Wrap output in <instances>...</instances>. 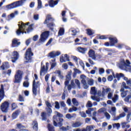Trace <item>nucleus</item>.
I'll return each mask as SVG.
<instances>
[{"mask_svg": "<svg viewBox=\"0 0 131 131\" xmlns=\"http://www.w3.org/2000/svg\"><path fill=\"white\" fill-rule=\"evenodd\" d=\"M18 14L19 12L18 11H15L14 13H12L8 15V18H9V19H13V18H15V16H17V15Z\"/></svg>", "mask_w": 131, "mask_h": 131, "instance_id": "c85d7f7f", "label": "nucleus"}, {"mask_svg": "<svg viewBox=\"0 0 131 131\" xmlns=\"http://www.w3.org/2000/svg\"><path fill=\"white\" fill-rule=\"evenodd\" d=\"M67 61H68V62H69L70 60H69V56H68V55L67 54H64V56H61L60 58V61L61 62V63H64L65 62H66Z\"/></svg>", "mask_w": 131, "mask_h": 131, "instance_id": "a211bd4d", "label": "nucleus"}, {"mask_svg": "<svg viewBox=\"0 0 131 131\" xmlns=\"http://www.w3.org/2000/svg\"><path fill=\"white\" fill-rule=\"evenodd\" d=\"M52 21H54V19L52 17L51 15H48L46 16V19L44 21V24H47V27L52 29V30H54V26H55V24L53 23H51Z\"/></svg>", "mask_w": 131, "mask_h": 131, "instance_id": "20e7f679", "label": "nucleus"}, {"mask_svg": "<svg viewBox=\"0 0 131 131\" xmlns=\"http://www.w3.org/2000/svg\"><path fill=\"white\" fill-rule=\"evenodd\" d=\"M42 8V3L41 0H38V6L37 9L39 10V9H41Z\"/></svg>", "mask_w": 131, "mask_h": 131, "instance_id": "c03bdc74", "label": "nucleus"}, {"mask_svg": "<svg viewBox=\"0 0 131 131\" xmlns=\"http://www.w3.org/2000/svg\"><path fill=\"white\" fill-rule=\"evenodd\" d=\"M12 63H15L18 59H19V54L16 51H14L12 53L11 56Z\"/></svg>", "mask_w": 131, "mask_h": 131, "instance_id": "2eb2a0df", "label": "nucleus"}, {"mask_svg": "<svg viewBox=\"0 0 131 131\" xmlns=\"http://www.w3.org/2000/svg\"><path fill=\"white\" fill-rule=\"evenodd\" d=\"M70 30L71 31V32H72V35H76V34L77 33V31H76L75 29H73L72 28H71L70 29Z\"/></svg>", "mask_w": 131, "mask_h": 131, "instance_id": "0e129e2a", "label": "nucleus"}, {"mask_svg": "<svg viewBox=\"0 0 131 131\" xmlns=\"http://www.w3.org/2000/svg\"><path fill=\"white\" fill-rule=\"evenodd\" d=\"M97 91H98L96 89V87H92L91 90V94L92 95H94V96H96L97 95Z\"/></svg>", "mask_w": 131, "mask_h": 131, "instance_id": "c9c22d12", "label": "nucleus"}, {"mask_svg": "<svg viewBox=\"0 0 131 131\" xmlns=\"http://www.w3.org/2000/svg\"><path fill=\"white\" fill-rule=\"evenodd\" d=\"M105 94H108L107 98L110 100L113 98V91L111 90L110 88H107V87H104L102 88V96L104 97Z\"/></svg>", "mask_w": 131, "mask_h": 131, "instance_id": "39448f33", "label": "nucleus"}, {"mask_svg": "<svg viewBox=\"0 0 131 131\" xmlns=\"http://www.w3.org/2000/svg\"><path fill=\"white\" fill-rule=\"evenodd\" d=\"M46 68L45 67V66L41 67L40 75H42V73H46L47 71H48V70H49V62H46Z\"/></svg>", "mask_w": 131, "mask_h": 131, "instance_id": "f3484780", "label": "nucleus"}, {"mask_svg": "<svg viewBox=\"0 0 131 131\" xmlns=\"http://www.w3.org/2000/svg\"><path fill=\"white\" fill-rule=\"evenodd\" d=\"M56 73H57L58 76L59 77V78H61V79H63V78H64V77L61 74V71H57Z\"/></svg>", "mask_w": 131, "mask_h": 131, "instance_id": "603ef678", "label": "nucleus"}, {"mask_svg": "<svg viewBox=\"0 0 131 131\" xmlns=\"http://www.w3.org/2000/svg\"><path fill=\"white\" fill-rule=\"evenodd\" d=\"M70 85H71L72 86L73 89H76V85H75V83H74V80H72L71 81V84Z\"/></svg>", "mask_w": 131, "mask_h": 131, "instance_id": "bf43d9fd", "label": "nucleus"}, {"mask_svg": "<svg viewBox=\"0 0 131 131\" xmlns=\"http://www.w3.org/2000/svg\"><path fill=\"white\" fill-rule=\"evenodd\" d=\"M86 31L88 35H93L95 33V32L91 29H87Z\"/></svg>", "mask_w": 131, "mask_h": 131, "instance_id": "49530a36", "label": "nucleus"}, {"mask_svg": "<svg viewBox=\"0 0 131 131\" xmlns=\"http://www.w3.org/2000/svg\"><path fill=\"white\" fill-rule=\"evenodd\" d=\"M129 65H130V62L128 60H126L125 61L124 59H121L118 63V66L122 70L131 71V67Z\"/></svg>", "mask_w": 131, "mask_h": 131, "instance_id": "7ed1b4c3", "label": "nucleus"}, {"mask_svg": "<svg viewBox=\"0 0 131 131\" xmlns=\"http://www.w3.org/2000/svg\"><path fill=\"white\" fill-rule=\"evenodd\" d=\"M72 74V71H70V72H68V75H67L66 77V80L64 82V88L66 89V87L68 84H69V82L70 80H71V75Z\"/></svg>", "mask_w": 131, "mask_h": 131, "instance_id": "ddd939ff", "label": "nucleus"}, {"mask_svg": "<svg viewBox=\"0 0 131 131\" xmlns=\"http://www.w3.org/2000/svg\"><path fill=\"white\" fill-rule=\"evenodd\" d=\"M48 128L49 131H55V129H54V126L51 125V124H48Z\"/></svg>", "mask_w": 131, "mask_h": 131, "instance_id": "a18cd8bd", "label": "nucleus"}, {"mask_svg": "<svg viewBox=\"0 0 131 131\" xmlns=\"http://www.w3.org/2000/svg\"><path fill=\"white\" fill-rule=\"evenodd\" d=\"M106 72L107 74H111V73H112V74L113 75V76L114 77H115V76H114V72H113V70L108 69L106 71Z\"/></svg>", "mask_w": 131, "mask_h": 131, "instance_id": "3c124183", "label": "nucleus"}, {"mask_svg": "<svg viewBox=\"0 0 131 131\" xmlns=\"http://www.w3.org/2000/svg\"><path fill=\"white\" fill-rule=\"evenodd\" d=\"M122 128H129L130 125L128 124L127 122H123L121 123Z\"/></svg>", "mask_w": 131, "mask_h": 131, "instance_id": "bb28decb", "label": "nucleus"}, {"mask_svg": "<svg viewBox=\"0 0 131 131\" xmlns=\"http://www.w3.org/2000/svg\"><path fill=\"white\" fill-rule=\"evenodd\" d=\"M99 73L100 75H102V74H104V73H105V70H104V69L102 68H99Z\"/></svg>", "mask_w": 131, "mask_h": 131, "instance_id": "864d4df0", "label": "nucleus"}, {"mask_svg": "<svg viewBox=\"0 0 131 131\" xmlns=\"http://www.w3.org/2000/svg\"><path fill=\"white\" fill-rule=\"evenodd\" d=\"M127 93H128V91H125L122 92L121 93V97H122V98H125V97H126V96L127 95Z\"/></svg>", "mask_w": 131, "mask_h": 131, "instance_id": "37998d69", "label": "nucleus"}, {"mask_svg": "<svg viewBox=\"0 0 131 131\" xmlns=\"http://www.w3.org/2000/svg\"><path fill=\"white\" fill-rule=\"evenodd\" d=\"M77 50L78 52H79V53H81L82 54H85V52L86 51H88V48L79 47L77 48Z\"/></svg>", "mask_w": 131, "mask_h": 131, "instance_id": "a878e982", "label": "nucleus"}, {"mask_svg": "<svg viewBox=\"0 0 131 131\" xmlns=\"http://www.w3.org/2000/svg\"><path fill=\"white\" fill-rule=\"evenodd\" d=\"M88 83L90 85H94V79H88Z\"/></svg>", "mask_w": 131, "mask_h": 131, "instance_id": "5fc2aeb1", "label": "nucleus"}, {"mask_svg": "<svg viewBox=\"0 0 131 131\" xmlns=\"http://www.w3.org/2000/svg\"><path fill=\"white\" fill-rule=\"evenodd\" d=\"M80 79H81V82L83 85L84 89H89V85L86 83V76L84 75H81L80 76Z\"/></svg>", "mask_w": 131, "mask_h": 131, "instance_id": "9b49d317", "label": "nucleus"}, {"mask_svg": "<svg viewBox=\"0 0 131 131\" xmlns=\"http://www.w3.org/2000/svg\"><path fill=\"white\" fill-rule=\"evenodd\" d=\"M56 5H58V1H54L51 0L49 2V6L51 8H54V7H55V6Z\"/></svg>", "mask_w": 131, "mask_h": 131, "instance_id": "473e14b6", "label": "nucleus"}, {"mask_svg": "<svg viewBox=\"0 0 131 131\" xmlns=\"http://www.w3.org/2000/svg\"><path fill=\"white\" fill-rule=\"evenodd\" d=\"M121 78L126 80V83L129 86H131V79H128V78L124 77V75L122 73L116 74V78H117L118 80H120Z\"/></svg>", "mask_w": 131, "mask_h": 131, "instance_id": "423d86ee", "label": "nucleus"}, {"mask_svg": "<svg viewBox=\"0 0 131 131\" xmlns=\"http://www.w3.org/2000/svg\"><path fill=\"white\" fill-rule=\"evenodd\" d=\"M23 86H24V88H29V82L28 81H25L23 83Z\"/></svg>", "mask_w": 131, "mask_h": 131, "instance_id": "13d9d810", "label": "nucleus"}, {"mask_svg": "<svg viewBox=\"0 0 131 131\" xmlns=\"http://www.w3.org/2000/svg\"><path fill=\"white\" fill-rule=\"evenodd\" d=\"M26 2V0H20L18 1H16V4L17 5V8L19 7H22L24 4H25V2Z\"/></svg>", "mask_w": 131, "mask_h": 131, "instance_id": "2f4dec72", "label": "nucleus"}, {"mask_svg": "<svg viewBox=\"0 0 131 131\" xmlns=\"http://www.w3.org/2000/svg\"><path fill=\"white\" fill-rule=\"evenodd\" d=\"M1 109L2 112L7 113L9 110V103L8 101H5L2 103L1 105Z\"/></svg>", "mask_w": 131, "mask_h": 131, "instance_id": "9d476101", "label": "nucleus"}, {"mask_svg": "<svg viewBox=\"0 0 131 131\" xmlns=\"http://www.w3.org/2000/svg\"><path fill=\"white\" fill-rule=\"evenodd\" d=\"M18 106H17V104L15 103H13L12 104V110H15L16 108H17Z\"/></svg>", "mask_w": 131, "mask_h": 131, "instance_id": "338daca9", "label": "nucleus"}, {"mask_svg": "<svg viewBox=\"0 0 131 131\" xmlns=\"http://www.w3.org/2000/svg\"><path fill=\"white\" fill-rule=\"evenodd\" d=\"M7 9H15L18 8V5L17 4V2H14L11 4L6 6Z\"/></svg>", "mask_w": 131, "mask_h": 131, "instance_id": "aec40b11", "label": "nucleus"}, {"mask_svg": "<svg viewBox=\"0 0 131 131\" xmlns=\"http://www.w3.org/2000/svg\"><path fill=\"white\" fill-rule=\"evenodd\" d=\"M124 117H125V113L123 112L119 116L117 117H114L113 120L114 121H116L117 120H119V119H121V118H123Z\"/></svg>", "mask_w": 131, "mask_h": 131, "instance_id": "6ab92c4d", "label": "nucleus"}, {"mask_svg": "<svg viewBox=\"0 0 131 131\" xmlns=\"http://www.w3.org/2000/svg\"><path fill=\"white\" fill-rule=\"evenodd\" d=\"M20 110H17L13 112L12 115L13 119H16V117L19 116V114H20Z\"/></svg>", "mask_w": 131, "mask_h": 131, "instance_id": "b1692460", "label": "nucleus"}, {"mask_svg": "<svg viewBox=\"0 0 131 131\" xmlns=\"http://www.w3.org/2000/svg\"><path fill=\"white\" fill-rule=\"evenodd\" d=\"M34 25L31 24L29 25V23L25 24L24 23L21 21L18 24V29L16 31L17 35H20L21 33L24 34V33H29L33 30V26Z\"/></svg>", "mask_w": 131, "mask_h": 131, "instance_id": "f257e3e1", "label": "nucleus"}, {"mask_svg": "<svg viewBox=\"0 0 131 131\" xmlns=\"http://www.w3.org/2000/svg\"><path fill=\"white\" fill-rule=\"evenodd\" d=\"M110 113L113 115V117H115L116 115V107H112L111 108V111H110Z\"/></svg>", "mask_w": 131, "mask_h": 131, "instance_id": "7c9ffc66", "label": "nucleus"}, {"mask_svg": "<svg viewBox=\"0 0 131 131\" xmlns=\"http://www.w3.org/2000/svg\"><path fill=\"white\" fill-rule=\"evenodd\" d=\"M81 124H82V123L79 121L73 122L72 123V126L75 128L79 127V126H81Z\"/></svg>", "mask_w": 131, "mask_h": 131, "instance_id": "393cba45", "label": "nucleus"}, {"mask_svg": "<svg viewBox=\"0 0 131 131\" xmlns=\"http://www.w3.org/2000/svg\"><path fill=\"white\" fill-rule=\"evenodd\" d=\"M55 115L53 116V124L54 126H59L61 127L63 125V115L58 112H54Z\"/></svg>", "mask_w": 131, "mask_h": 131, "instance_id": "f03ea898", "label": "nucleus"}, {"mask_svg": "<svg viewBox=\"0 0 131 131\" xmlns=\"http://www.w3.org/2000/svg\"><path fill=\"white\" fill-rule=\"evenodd\" d=\"M5 96V92L4 91V85H1V88L0 89V103L2 102V100L4 99V96Z\"/></svg>", "mask_w": 131, "mask_h": 131, "instance_id": "412c9836", "label": "nucleus"}, {"mask_svg": "<svg viewBox=\"0 0 131 131\" xmlns=\"http://www.w3.org/2000/svg\"><path fill=\"white\" fill-rule=\"evenodd\" d=\"M106 108L105 107L101 108L98 110V112L99 113H105L106 112Z\"/></svg>", "mask_w": 131, "mask_h": 131, "instance_id": "4d7b16f0", "label": "nucleus"}, {"mask_svg": "<svg viewBox=\"0 0 131 131\" xmlns=\"http://www.w3.org/2000/svg\"><path fill=\"white\" fill-rule=\"evenodd\" d=\"M92 129H94V127L92 125L87 126L86 127V131H92Z\"/></svg>", "mask_w": 131, "mask_h": 131, "instance_id": "6e6d98bb", "label": "nucleus"}, {"mask_svg": "<svg viewBox=\"0 0 131 131\" xmlns=\"http://www.w3.org/2000/svg\"><path fill=\"white\" fill-rule=\"evenodd\" d=\"M5 68H10V64H9V62H4L3 63V65L1 67V70H5Z\"/></svg>", "mask_w": 131, "mask_h": 131, "instance_id": "cd10ccee", "label": "nucleus"}, {"mask_svg": "<svg viewBox=\"0 0 131 131\" xmlns=\"http://www.w3.org/2000/svg\"><path fill=\"white\" fill-rule=\"evenodd\" d=\"M64 28H61L60 29L59 32H58V36H62V35H64Z\"/></svg>", "mask_w": 131, "mask_h": 131, "instance_id": "58836bf2", "label": "nucleus"}, {"mask_svg": "<svg viewBox=\"0 0 131 131\" xmlns=\"http://www.w3.org/2000/svg\"><path fill=\"white\" fill-rule=\"evenodd\" d=\"M113 126L114 128H117V129H119L120 128V123H117L113 124Z\"/></svg>", "mask_w": 131, "mask_h": 131, "instance_id": "ea45409f", "label": "nucleus"}, {"mask_svg": "<svg viewBox=\"0 0 131 131\" xmlns=\"http://www.w3.org/2000/svg\"><path fill=\"white\" fill-rule=\"evenodd\" d=\"M23 73L22 71L18 70L16 72V74L14 76V83H20L21 82V80L22 79V75Z\"/></svg>", "mask_w": 131, "mask_h": 131, "instance_id": "0eeeda50", "label": "nucleus"}, {"mask_svg": "<svg viewBox=\"0 0 131 131\" xmlns=\"http://www.w3.org/2000/svg\"><path fill=\"white\" fill-rule=\"evenodd\" d=\"M127 103H131V94L127 96L124 99Z\"/></svg>", "mask_w": 131, "mask_h": 131, "instance_id": "f704fd0d", "label": "nucleus"}, {"mask_svg": "<svg viewBox=\"0 0 131 131\" xmlns=\"http://www.w3.org/2000/svg\"><path fill=\"white\" fill-rule=\"evenodd\" d=\"M109 39L110 40V46L113 47L115 43H117V39L115 37H110Z\"/></svg>", "mask_w": 131, "mask_h": 131, "instance_id": "4be33fe9", "label": "nucleus"}, {"mask_svg": "<svg viewBox=\"0 0 131 131\" xmlns=\"http://www.w3.org/2000/svg\"><path fill=\"white\" fill-rule=\"evenodd\" d=\"M75 82L76 84L77 85L78 89H81L80 82L79 81V80H78L77 79H75Z\"/></svg>", "mask_w": 131, "mask_h": 131, "instance_id": "de8ad7c7", "label": "nucleus"}, {"mask_svg": "<svg viewBox=\"0 0 131 131\" xmlns=\"http://www.w3.org/2000/svg\"><path fill=\"white\" fill-rule=\"evenodd\" d=\"M104 115L105 117H106V119H108V120H109V119H110V118H111V117L110 116V115L107 112L104 113Z\"/></svg>", "mask_w": 131, "mask_h": 131, "instance_id": "774afa93", "label": "nucleus"}, {"mask_svg": "<svg viewBox=\"0 0 131 131\" xmlns=\"http://www.w3.org/2000/svg\"><path fill=\"white\" fill-rule=\"evenodd\" d=\"M70 128H71V127H70L69 126H67V127H61L60 128V129L62 130H69Z\"/></svg>", "mask_w": 131, "mask_h": 131, "instance_id": "052dcab7", "label": "nucleus"}, {"mask_svg": "<svg viewBox=\"0 0 131 131\" xmlns=\"http://www.w3.org/2000/svg\"><path fill=\"white\" fill-rule=\"evenodd\" d=\"M20 42H18V40L16 38H14L12 40V47L13 48H16V47H18V46H20Z\"/></svg>", "mask_w": 131, "mask_h": 131, "instance_id": "5701e85b", "label": "nucleus"}, {"mask_svg": "<svg viewBox=\"0 0 131 131\" xmlns=\"http://www.w3.org/2000/svg\"><path fill=\"white\" fill-rule=\"evenodd\" d=\"M16 127H17V128L19 129V130H20V129H23V128H25V126H24L21 123H17V124H16Z\"/></svg>", "mask_w": 131, "mask_h": 131, "instance_id": "a19ab883", "label": "nucleus"}, {"mask_svg": "<svg viewBox=\"0 0 131 131\" xmlns=\"http://www.w3.org/2000/svg\"><path fill=\"white\" fill-rule=\"evenodd\" d=\"M46 111L47 112L48 116H50V115L52 114V108H51V107L46 108Z\"/></svg>", "mask_w": 131, "mask_h": 131, "instance_id": "8fccbe9b", "label": "nucleus"}, {"mask_svg": "<svg viewBox=\"0 0 131 131\" xmlns=\"http://www.w3.org/2000/svg\"><path fill=\"white\" fill-rule=\"evenodd\" d=\"M40 86V83L39 81H37L35 83V80H34L33 81V86H32V92L33 95L36 96L37 95V88H39Z\"/></svg>", "mask_w": 131, "mask_h": 131, "instance_id": "1a4fd4ad", "label": "nucleus"}, {"mask_svg": "<svg viewBox=\"0 0 131 131\" xmlns=\"http://www.w3.org/2000/svg\"><path fill=\"white\" fill-rule=\"evenodd\" d=\"M91 99L93 100V101H96L97 102H100V99L99 98H98L96 97L95 96H91Z\"/></svg>", "mask_w": 131, "mask_h": 131, "instance_id": "69168bd1", "label": "nucleus"}, {"mask_svg": "<svg viewBox=\"0 0 131 131\" xmlns=\"http://www.w3.org/2000/svg\"><path fill=\"white\" fill-rule=\"evenodd\" d=\"M32 56H33V53L31 51V49L29 48L26 52L25 62H31Z\"/></svg>", "mask_w": 131, "mask_h": 131, "instance_id": "6e6552de", "label": "nucleus"}, {"mask_svg": "<svg viewBox=\"0 0 131 131\" xmlns=\"http://www.w3.org/2000/svg\"><path fill=\"white\" fill-rule=\"evenodd\" d=\"M48 37H49V32L45 31L41 34L40 40L42 42H45Z\"/></svg>", "mask_w": 131, "mask_h": 131, "instance_id": "4468645a", "label": "nucleus"}, {"mask_svg": "<svg viewBox=\"0 0 131 131\" xmlns=\"http://www.w3.org/2000/svg\"><path fill=\"white\" fill-rule=\"evenodd\" d=\"M86 114H88L89 117H92V112L89 110V108L86 111Z\"/></svg>", "mask_w": 131, "mask_h": 131, "instance_id": "680f3d73", "label": "nucleus"}, {"mask_svg": "<svg viewBox=\"0 0 131 131\" xmlns=\"http://www.w3.org/2000/svg\"><path fill=\"white\" fill-rule=\"evenodd\" d=\"M66 117L68 119H71V118H74V117H76V115L73 114L71 115L70 114H67L66 116Z\"/></svg>", "mask_w": 131, "mask_h": 131, "instance_id": "4c0bfd02", "label": "nucleus"}, {"mask_svg": "<svg viewBox=\"0 0 131 131\" xmlns=\"http://www.w3.org/2000/svg\"><path fill=\"white\" fill-rule=\"evenodd\" d=\"M33 129H34L35 131H37V129H38L37 122H36V121H34L33 123Z\"/></svg>", "mask_w": 131, "mask_h": 131, "instance_id": "e433bc0d", "label": "nucleus"}, {"mask_svg": "<svg viewBox=\"0 0 131 131\" xmlns=\"http://www.w3.org/2000/svg\"><path fill=\"white\" fill-rule=\"evenodd\" d=\"M86 108H92L93 107V103H92V101H88L86 104Z\"/></svg>", "mask_w": 131, "mask_h": 131, "instance_id": "79ce46f5", "label": "nucleus"}, {"mask_svg": "<svg viewBox=\"0 0 131 131\" xmlns=\"http://www.w3.org/2000/svg\"><path fill=\"white\" fill-rule=\"evenodd\" d=\"M50 63L51 64V67L50 69H54V68L57 66V62H56L55 59L51 60Z\"/></svg>", "mask_w": 131, "mask_h": 131, "instance_id": "c756f323", "label": "nucleus"}, {"mask_svg": "<svg viewBox=\"0 0 131 131\" xmlns=\"http://www.w3.org/2000/svg\"><path fill=\"white\" fill-rule=\"evenodd\" d=\"M45 103L47 107H48L47 108H52V104H51V103H50L48 101H46Z\"/></svg>", "mask_w": 131, "mask_h": 131, "instance_id": "e2e57ef3", "label": "nucleus"}, {"mask_svg": "<svg viewBox=\"0 0 131 131\" xmlns=\"http://www.w3.org/2000/svg\"><path fill=\"white\" fill-rule=\"evenodd\" d=\"M72 103L74 106H78V101L75 98L72 99Z\"/></svg>", "mask_w": 131, "mask_h": 131, "instance_id": "09e8293b", "label": "nucleus"}, {"mask_svg": "<svg viewBox=\"0 0 131 131\" xmlns=\"http://www.w3.org/2000/svg\"><path fill=\"white\" fill-rule=\"evenodd\" d=\"M88 56L90 58H92L93 60L94 61L97 60V56H96V53L95 51L93 50V49H90L88 52Z\"/></svg>", "mask_w": 131, "mask_h": 131, "instance_id": "f8f14e48", "label": "nucleus"}, {"mask_svg": "<svg viewBox=\"0 0 131 131\" xmlns=\"http://www.w3.org/2000/svg\"><path fill=\"white\" fill-rule=\"evenodd\" d=\"M112 101L114 103L117 102L119 100V95L117 94H114V97L112 98Z\"/></svg>", "mask_w": 131, "mask_h": 131, "instance_id": "72a5a7b5", "label": "nucleus"}, {"mask_svg": "<svg viewBox=\"0 0 131 131\" xmlns=\"http://www.w3.org/2000/svg\"><path fill=\"white\" fill-rule=\"evenodd\" d=\"M61 55V52L60 51H52L49 53L48 57L50 58H55L58 56Z\"/></svg>", "mask_w": 131, "mask_h": 131, "instance_id": "dca6fc26", "label": "nucleus"}]
</instances>
